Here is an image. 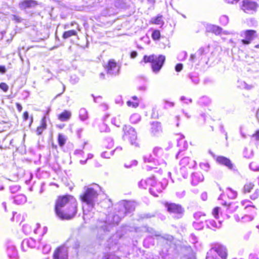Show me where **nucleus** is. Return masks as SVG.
Returning a JSON list of instances; mask_svg holds the SVG:
<instances>
[{
  "mask_svg": "<svg viewBox=\"0 0 259 259\" xmlns=\"http://www.w3.org/2000/svg\"><path fill=\"white\" fill-rule=\"evenodd\" d=\"M99 194L98 190L92 187H87L83 192L79 196L81 202L85 203L89 206L93 207Z\"/></svg>",
  "mask_w": 259,
  "mask_h": 259,
  "instance_id": "2",
  "label": "nucleus"
},
{
  "mask_svg": "<svg viewBox=\"0 0 259 259\" xmlns=\"http://www.w3.org/2000/svg\"><path fill=\"white\" fill-rule=\"evenodd\" d=\"M16 106L17 107L18 111L19 112H21V111L22 110V107L21 105L19 103H16Z\"/></svg>",
  "mask_w": 259,
  "mask_h": 259,
  "instance_id": "35",
  "label": "nucleus"
},
{
  "mask_svg": "<svg viewBox=\"0 0 259 259\" xmlns=\"http://www.w3.org/2000/svg\"><path fill=\"white\" fill-rule=\"evenodd\" d=\"M77 32L74 30H70L64 32L63 34V38L67 39L72 36L76 35Z\"/></svg>",
  "mask_w": 259,
  "mask_h": 259,
  "instance_id": "22",
  "label": "nucleus"
},
{
  "mask_svg": "<svg viewBox=\"0 0 259 259\" xmlns=\"http://www.w3.org/2000/svg\"><path fill=\"white\" fill-rule=\"evenodd\" d=\"M180 55H182V56H183L184 57V58L187 55V53L186 52H184V51H182L180 54Z\"/></svg>",
  "mask_w": 259,
  "mask_h": 259,
  "instance_id": "42",
  "label": "nucleus"
},
{
  "mask_svg": "<svg viewBox=\"0 0 259 259\" xmlns=\"http://www.w3.org/2000/svg\"><path fill=\"white\" fill-rule=\"evenodd\" d=\"M241 36L245 38L241 40L242 44L249 45L256 37V32L254 30H247L242 32Z\"/></svg>",
  "mask_w": 259,
  "mask_h": 259,
  "instance_id": "7",
  "label": "nucleus"
},
{
  "mask_svg": "<svg viewBox=\"0 0 259 259\" xmlns=\"http://www.w3.org/2000/svg\"><path fill=\"white\" fill-rule=\"evenodd\" d=\"M94 185L96 186V187L97 188H98L99 189H100L101 187H100V186L99 185H98V184H94Z\"/></svg>",
  "mask_w": 259,
  "mask_h": 259,
  "instance_id": "46",
  "label": "nucleus"
},
{
  "mask_svg": "<svg viewBox=\"0 0 259 259\" xmlns=\"http://www.w3.org/2000/svg\"><path fill=\"white\" fill-rule=\"evenodd\" d=\"M211 249L217 253L221 259H227L228 253L227 249L224 246L222 245H215L212 247Z\"/></svg>",
  "mask_w": 259,
  "mask_h": 259,
  "instance_id": "9",
  "label": "nucleus"
},
{
  "mask_svg": "<svg viewBox=\"0 0 259 259\" xmlns=\"http://www.w3.org/2000/svg\"><path fill=\"white\" fill-rule=\"evenodd\" d=\"M164 205L166 207L167 211L169 213L176 214L177 219H181L182 218L185 210L181 204L165 202L164 203Z\"/></svg>",
  "mask_w": 259,
  "mask_h": 259,
  "instance_id": "4",
  "label": "nucleus"
},
{
  "mask_svg": "<svg viewBox=\"0 0 259 259\" xmlns=\"http://www.w3.org/2000/svg\"><path fill=\"white\" fill-rule=\"evenodd\" d=\"M165 60V56L163 55L156 56L152 55L149 56H145L144 57L145 63H150L152 65H163Z\"/></svg>",
  "mask_w": 259,
  "mask_h": 259,
  "instance_id": "6",
  "label": "nucleus"
},
{
  "mask_svg": "<svg viewBox=\"0 0 259 259\" xmlns=\"http://www.w3.org/2000/svg\"><path fill=\"white\" fill-rule=\"evenodd\" d=\"M64 91H65V87L63 85L62 92L60 93V94H58L57 96H60L61 94H62L64 92Z\"/></svg>",
  "mask_w": 259,
  "mask_h": 259,
  "instance_id": "43",
  "label": "nucleus"
},
{
  "mask_svg": "<svg viewBox=\"0 0 259 259\" xmlns=\"http://www.w3.org/2000/svg\"><path fill=\"white\" fill-rule=\"evenodd\" d=\"M219 209H220V208L219 207H215L212 210V214L213 216L216 219H218L219 218Z\"/></svg>",
  "mask_w": 259,
  "mask_h": 259,
  "instance_id": "27",
  "label": "nucleus"
},
{
  "mask_svg": "<svg viewBox=\"0 0 259 259\" xmlns=\"http://www.w3.org/2000/svg\"><path fill=\"white\" fill-rule=\"evenodd\" d=\"M6 69L4 66H0V72L4 74L6 72Z\"/></svg>",
  "mask_w": 259,
  "mask_h": 259,
  "instance_id": "36",
  "label": "nucleus"
},
{
  "mask_svg": "<svg viewBox=\"0 0 259 259\" xmlns=\"http://www.w3.org/2000/svg\"><path fill=\"white\" fill-rule=\"evenodd\" d=\"M103 259H120V258L119 256H116V257L115 258H111L110 257V255L108 254V255L105 256V257Z\"/></svg>",
  "mask_w": 259,
  "mask_h": 259,
  "instance_id": "37",
  "label": "nucleus"
},
{
  "mask_svg": "<svg viewBox=\"0 0 259 259\" xmlns=\"http://www.w3.org/2000/svg\"><path fill=\"white\" fill-rule=\"evenodd\" d=\"M227 195L229 198L234 199L237 197V192L236 191L233 190L232 188H229L227 189Z\"/></svg>",
  "mask_w": 259,
  "mask_h": 259,
  "instance_id": "23",
  "label": "nucleus"
},
{
  "mask_svg": "<svg viewBox=\"0 0 259 259\" xmlns=\"http://www.w3.org/2000/svg\"><path fill=\"white\" fill-rule=\"evenodd\" d=\"M66 137L62 134H59L58 135L57 140L58 143L60 147H62L65 144L66 142Z\"/></svg>",
  "mask_w": 259,
  "mask_h": 259,
  "instance_id": "19",
  "label": "nucleus"
},
{
  "mask_svg": "<svg viewBox=\"0 0 259 259\" xmlns=\"http://www.w3.org/2000/svg\"><path fill=\"white\" fill-rule=\"evenodd\" d=\"M183 66H176V70L179 72L182 70Z\"/></svg>",
  "mask_w": 259,
  "mask_h": 259,
  "instance_id": "39",
  "label": "nucleus"
},
{
  "mask_svg": "<svg viewBox=\"0 0 259 259\" xmlns=\"http://www.w3.org/2000/svg\"><path fill=\"white\" fill-rule=\"evenodd\" d=\"M207 30L208 31H211L215 34H219L221 32L222 29L221 28L215 25H210L207 27Z\"/></svg>",
  "mask_w": 259,
  "mask_h": 259,
  "instance_id": "20",
  "label": "nucleus"
},
{
  "mask_svg": "<svg viewBox=\"0 0 259 259\" xmlns=\"http://www.w3.org/2000/svg\"><path fill=\"white\" fill-rule=\"evenodd\" d=\"M177 65H183V64H181V63H178Z\"/></svg>",
  "mask_w": 259,
  "mask_h": 259,
  "instance_id": "51",
  "label": "nucleus"
},
{
  "mask_svg": "<svg viewBox=\"0 0 259 259\" xmlns=\"http://www.w3.org/2000/svg\"><path fill=\"white\" fill-rule=\"evenodd\" d=\"M123 131L124 132V136L128 137L134 136L136 133L135 130L129 126H124L123 128Z\"/></svg>",
  "mask_w": 259,
  "mask_h": 259,
  "instance_id": "17",
  "label": "nucleus"
},
{
  "mask_svg": "<svg viewBox=\"0 0 259 259\" xmlns=\"http://www.w3.org/2000/svg\"><path fill=\"white\" fill-rule=\"evenodd\" d=\"M162 22L161 16H158L155 18L153 20V23L156 24H160Z\"/></svg>",
  "mask_w": 259,
  "mask_h": 259,
  "instance_id": "30",
  "label": "nucleus"
},
{
  "mask_svg": "<svg viewBox=\"0 0 259 259\" xmlns=\"http://www.w3.org/2000/svg\"><path fill=\"white\" fill-rule=\"evenodd\" d=\"M71 116V112L70 111L64 110L58 115V119L61 121L68 120Z\"/></svg>",
  "mask_w": 259,
  "mask_h": 259,
  "instance_id": "15",
  "label": "nucleus"
},
{
  "mask_svg": "<svg viewBox=\"0 0 259 259\" xmlns=\"http://www.w3.org/2000/svg\"><path fill=\"white\" fill-rule=\"evenodd\" d=\"M252 137L256 141L259 140V129L255 131V132L252 134Z\"/></svg>",
  "mask_w": 259,
  "mask_h": 259,
  "instance_id": "31",
  "label": "nucleus"
},
{
  "mask_svg": "<svg viewBox=\"0 0 259 259\" xmlns=\"http://www.w3.org/2000/svg\"><path fill=\"white\" fill-rule=\"evenodd\" d=\"M134 164L135 165H136V164H137V161H136V160L134 161Z\"/></svg>",
  "mask_w": 259,
  "mask_h": 259,
  "instance_id": "47",
  "label": "nucleus"
},
{
  "mask_svg": "<svg viewBox=\"0 0 259 259\" xmlns=\"http://www.w3.org/2000/svg\"><path fill=\"white\" fill-rule=\"evenodd\" d=\"M215 160L218 163L225 165L229 169H232L233 168V165L232 163L231 160L226 157L223 156H219L216 158Z\"/></svg>",
  "mask_w": 259,
  "mask_h": 259,
  "instance_id": "11",
  "label": "nucleus"
},
{
  "mask_svg": "<svg viewBox=\"0 0 259 259\" xmlns=\"http://www.w3.org/2000/svg\"><path fill=\"white\" fill-rule=\"evenodd\" d=\"M163 239L166 241V243H171L174 240V237L171 235H167L163 237Z\"/></svg>",
  "mask_w": 259,
  "mask_h": 259,
  "instance_id": "28",
  "label": "nucleus"
},
{
  "mask_svg": "<svg viewBox=\"0 0 259 259\" xmlns=\"http://www.w3.org/2000/svg\"><path fill=\"white\" fill-rule=\"evenodd\" d=\"M255 47L256 48H259V45L255 46Z\"/></svg>",
  "mask_w": 259,
  "mask_h": 259,
  "instance_id": "49",
  "label": "nucleus"
},
{
  "mask_svg": "<svg viewBox=\"0 0 259 259\" xmlns=\"http://www.w3.org/2000/svg\"><path fill=\"white\" fill-rule=\"evenodd\" d=\"M54 209L56 215L59 219L69 220L77 213V202L72 195H60L55 200Z\"/></svg>",
  "mask_w": 259,
  "mask_h": 259,
  "instance_id": "1",
  "label": "nucleus"
},
{
  "mask_svg": "<svg viewBox=\"0 0 259 259\" xmlns=\"http://www.w3.org/2000/svg\"><path fill=\"white\" fill-rule=\"evenodd\" d=\"M37 5L36 1L33 0H24L19 3L18 6L21 10H25L35 7Z\"/></svg>",
  "mask_w": 259,
  "mask_h": 259,
  "instance_id": "10",
  "label": "nucleus"
},
{
  "mask_svg": "<svg viewBox=\"0 0 259 259\" xmlns=\"http://www.w3.org/2000/svg\"><path fill=\"white\" fill-rule=\"evenodd\" d=\"M152 36L154 40L159 39L160 36V33L159 31L154 30L152 34Z\"/></svg>",
  "mask_w": 259,
  "mask_h": 259,
  "instance_id": "25",
  "label": "nucleus"
},
{
  "mask_svg": "<svg viewBox=\"0 0 259 259\" xmlns=\"http://www.w3.org/2000/svg\"><path fill=\"white\" fill-rule=\"evenodd\" d=\"M257 118L259 121V109L258 110L257 112Z\"/></svg>",
  "mask_w": 259,
  "mask_h": 259,
  "instance_id": "45",
  "label": "nucleus"
},
{
  "mask_svg": "<svg viewBox=\"0 0 259 259\" xmlns=\"http://www.w3.org/2000/svg\"><path fill=\"white\" fill-rule=\"evenodd\" d=\"M53 258V259H67V250L63 246L57 247L54 251Z\"/></svg>",
  "mask_w": 259,
  "mask_h": 259,
  "instance_id": "8",
  "label": "nucleus"
},
{
  "mask_svg": "<svg viewBox=\"0 0 259 259\" xmlns=\"http://www.w3.org/2000/svg\"><path fill=\"white\" fill-rule=\"evenodd\" d=\"M235 2L237 3L238 2L239 0H235Z\"/></svg>",
  "mask_w": 259,
  "mask_h": 259,
  "instance_id": "52",
  "label": "nucleus"
},
{
  "mask_svg": "<svg viewBox=\"0 0 259 259\" xmlns=\"http://www.w3.org/2000/svg\"><path fill=\"white\" fill-rule=\"evenodd\" d=\"M150 191L152 192V189H150Z\"/></svg>",
  "mask_w": 259,
  "mask_h": 259,
  "instance_id": "53",
  "label": "nucleus"
},
{
  "mask_svg": "<svg viewBox=\"0 0 259 259\" xmlns=\"http://www.w3.org/2000/svg\"><path fill=\"white\" fill-rule=\"evenodd\" d=\"M47 128V119L45 116H43L40 119V124L38 126L35 130L36 135L40 136L44 131Z\"/></svg>",
  "mask_w": 259,
  "mask_h": 259,
  "instance_id": "12",
  "label": "nucleus"
},
{
  "mask_svg": "<svg viewBox=\"0 0 259 259\" xmlns=\"http://www.w3.org/2000/svg\"><path fill=\"white\" fill-rule=\"evenodd\" d=\"M137 56V53L136 51H133L131 53V57L135 58Z\"/></svg>",
  "mask_w": 259,
  "mask_h": 259,
  "instance_id": "38",
  "label": "nucleus"
},
{
  "mask_svg": "<svg viewBox=\"0 0 259 259\" xmlns=\"http://www.w3.org/2000/svg\"><path fill=\"white\" fill-rule=\"evenodd\" d=\"M126 104L128 107H132L133 108H136L139 106L138 101L132 102L131 101H128L126 102Z\"/></svg>",
  "mask_w": 259,
  "mask_h": 259,
  "instance_id": "26",
  "label": "nucleus"
},
{
  "mask_svg": "<svg viewBox=\"0 0 259 259\" xmlns=\"http://www.w3.org/2000/svg\"><path fill=\"white\" fill-rule=\"evenodd\" d=\"M227 3L229 4H233L234 2H235V0H225Z\"/></svg>",
  "mask_w": 259,
  "mask_h": 259,
  "instance_id": "41",
  "label": "nucleus"
},
{
  "mask_svg": "<svg viewBox=\"0 0 259 259\" xmlns=\"http://www.w3.org/2000/svg\"><path fill=\"white\" fill-rule=\"evenodd\" d=\"M162 66H152V69L153 71L157 72L160 70Z\"/></svg>",
  "mask_w": 259,
  "mask_h": 259,
  "instance_id": "33",
  "label": "nucleus"
},
{
  "mask_svg": "<svg viewBox=\"0 0 259 259\" xmlns=\"http://www.w3.org/2000/svg\"><path fill=\"white\" fill-rule=\"evenodd\" d=\"M220 20L224 24H227L228 22V18L226 16H222Z\"/></svg>",
  "mask_w": 259,
  "mask_h": 259,
  "instance_id": "32",
  "label": "nucleus"
},
{
  "mask_svg": "<svg viewBox=\"0 0 259 259\" xmlns=\"http://www.w3.org/2000/svg\"><path fill=\"white\" fill-rule=\"evenodd\" d=\"M204 49L203 48H200L195 54H192L190 56V60L192 61L193 63L195 62V60L197 58L199 59L201 56L203 55Z\"/></svg>",
  "mask_w": 259,
  "mask_h": 259,
  "instance_id": "16",
  "label": "nucleus"
},
{
  "mask_svg": "<svg viewBox=\"0 0 259 259\" xmlns=\"http://www.w3.org/2000/svg\"><path fill=\"white\" fill-rule=\"evenodd\" d=\"M132 99L135 100V101H138V98L136 96H133Z\"/></svg>",
  "mask_w": 259,
  "mask_h": 259,
  "instance_id": "44",
  "label": "nucleus"
},
{
  "mask_svg": "<svg viewBox=\"0 0 259 259\" xmlns=\"http://www.w3.org/2000/svg\"><path fill=\"white\" fill-rule=\"evenodd\" d=\"M198 222H194V225L197 224H198Z\"/></svg>",
  "mask_w": 259,
  "mask_h": 259,
  "instance_id": "50",
  "label": "nucleus"
},
{
  "mask_svg": "<svg viewBox=\"0 0 259 259\" xmlns=\"http://www.w3.org/2000/svg\"><path fill=\"white\" fill-rule=\"evenodd\" d=\"M123 209H124L123 213L124 215H125L127 213L132 211H134L135 210V207L130 202H126L120 205V210H122Z\"/></svg>",
  "mask_w": 259,
  "mask_h": 259,
  "instance_id": "14",
  "label": "nucleus"
},
{
  "mask_svg": "<svg viewBox=\"0 0 259 259\" xmlns=\"http://www.w3.org/2000/svg\"><path fill=\"white\" fill-rule=\"evenodd\" d=\"M12 20L16 22L20 23L22 21V19L19 16L13 15L12 16Z\"/></svg>",
  "mask_w": 259,
  "mask_h": 259,
  "instance_id": "29",
  "label": "nucleus"
},
{
  "mask_svg": "<svg viewBox=\"0 0 259 259\" xmlns=\"http://www.w3.org/2000/svg\"><path fill=\"white\" fill-rule=\"evenodd\" d=\"M28 113L27 111H25L23 113L22 117L24 120L26 121L28 118Z\"/></svg>",
  "mask_w": 259,
  "mask_h": 259,
  "instance_id": "34",
  "label": "nucleus"
},
{
  "mask_svg": "<svg viewBox=\"0 0 259 259\" xmlns=\"http://www.w3.org/2000/svg\"><path fill=\"white\" fill-rule=\"evenodd\" d=\"M108 65H116V63H115V62L114 61V60H110L109 61Z\"/></svg>",
  "mask_w": 259,
  "mask_h": 259,
  "instance_id": "40",
  "label": "nucleus"
},
{
  "mask_svg": "<svg viewBox=\"0 0 259 259\" xmlns=\"http://www.w3.org/2000/svg\"><path fill=\"white\" fill-rule=\"evenodd\" d=\"M258 4L251 0H243L242 2L241 9L246 13L252 14L256 11Z\"/></svg>",
  "mask_w": 259,
  "mask_h": 259,
  "instance_id": "5",
  "label": "nucleus"
},
{
  "mask_svg": "<svg viewBox=\"0 0 259 259\" xmlns=\"http://www.w3.org/2000/svg\"><path fill=\"white\" fill-rule=\"evenodd\" d=\"M242 192L243 194H249V198L252 200H255L259 197V189L251 182H247L244 185Z\"/></svg>",
  "mask_w": 259,
  "mask_h": 259,
  "instance_id": "3",
  "label": "nucleus"
},
{
  "mask_svg": "<svg viewBox=\"0 0 259 259\" xmlns=\"http://www.w3.org/2000/svg\"><path fill=\"white\" fill-rule=\"evenodd\" d=\"M107 73L113 75L118 72L119 70V66H106Z\"/></svg>",
  "mask_w": 259,
  "mask_h": 259,
  "instance_id": "18",
  "label": "nucleus"
},
{
  "mask_svg": "<svg viewBox=\"0 0 259 259\" xmlns=\"http://www.w3.org/2000/svg\"><path fill=\"white\" fill-rule=\"evenodd\" d=\"M0 89L4 92L7 93L9 91V85L5 82H2L0 83Z\"/></svg>",
  "mask_w": 259,
  "mask_h": 259,
  "instance_id": "24",
  "label": "nucleus"
},
{
  "mask_svg": "<svg viewBox=\"0 0 259 259\" xmlns=\"http://www.w3.org/2000/svg\"><path fill=\"white\" fill-rule=\"evenodd\" d=\"M150 125V132L153 135L156 136L162 132V126L160 122H153Z\"/></svg>",
  "mask_w": 259,
  "mask_h": 259,
  "instance_id": "13",
  "label": "nucleus"
},
{
  "mask_svg": "<svg viewBox=\"0 0 259 259\" xmlns=\"http://www.w3.org/2000/svg\"><path fill=\"white\" fill-rule=\"evenodd\" d=\"M225 205L228 206V209L230 210V211L231 212H235L237 211V209L239 208L238 205H237L236 203H229L228 204H227V203L225 202L224 204Z\"/></svg>",
  "mask_w": 259,
  "mask_h": 259,
  "instance_id": "21",
  "label": "nucleus"
},
{
  "mask_svg": "<svg viewBox=\"0 0 259 259\" xmlns=\"http://www.w3.org/2000/svg\"><path fill=\"white\" fill-rule=\"evenodd\" d=\"M125 166L126 167H131V165H125Z\"/></svg>",
  "mask_w": 259,
  "mask_h": 259,
  "instance_id": "48",
  "label": "nucleus"
}]
</instances>
